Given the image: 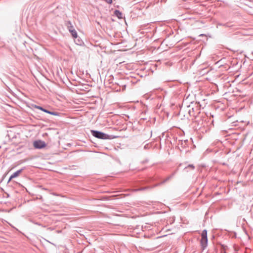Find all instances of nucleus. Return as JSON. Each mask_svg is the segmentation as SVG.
Masks as SVG:
<instances>
[{"mask_svg": "<svg viewBox=\"0 0 253 253\" xmlns=\"http://www.w3.org/2000/svg\"><path fill=\"white\" fill-rule=\"evenodd\" d=\"M66 25L69 31L70 30L75 29L73 25H72V23L70 21H68L66 22Z\"/></svg>", "mask_w": 253, "mask_h": 253, "instance_id": "39448f33", "label": "nucleus"}, {"mask_svg": "<svg viewBox=\"0 0 253 253\" xmlns=\"http://www.w3.org/2000/svg\"><path fill=\"white\" fill-rule=\"evenodd\" d=\"M188 167L192 168L193 169H194V168H195V167H194V166L193 165H189L188 166Z\"/></svg>", "mask_w": 253, "mask_h": 253, "instance_id": "9b49d317", "label": "nucleus"}, {"mask_svg": "<svg viewBox=\"0 0 253 253\" xmlns=\"http://www.w3.org/2000/svg\"><path fill=\"white\" fill-rule=\"evenodd\" d=\"M105 1L108 3L111 4L112 2V0H105Z\"/></svg>", "mask_w": 253, "mask_h": 253, "instance_id": "9d476101", "label": "nucleus"}, {"mask_svg": "<svg viewBox=\"0 0 253 253\" xmlns=\"http://www.w3.org/2000/svg\"><path fill=\"white\" fill-rule=\"evenodd\" d=\"M13 178H11V176H10L9 178V180H8V182H9L11 179H12Z\"/></svg>", "mask_w": 253, "mask_h": 253, "instance_id": "f8f14e48", "label": "nucleus"}, {"mask_svg": "<svg viewBox=\"0 0 253 253\" xmlns=\"http://www.w3.org/2000/svg\"><path fill=\"white\" fill-rule=\"evenodd\" d=\"M114 14L118 17V18L121 19L122 18V13L121 11L118 10H115L114 11Z\"/></svg>", "mask_w": 253, "mask_h": 253, "instance_id": "0eeeda50", "label": "nucleus"}, {"mask_svg": "<svg viewBox=\"0 0 253 253\" xmlns=\"http://www.w3.org/2000/svg\"><path fill=\"white\" fill-rule=\"evenodd\" d=\"M23 169H19L16 171H15V172H14L11 175V178H15L17 176H18L19 175V174L21 173V172L22 171Z\"/></svg>", "mask_w": 253, "mask_h": 253, "instance_id": "20e7f679", "label": "nucleus"}, {"mask_svg": "<svg viewBox=\"0 0 253 253\" xmlns=\"http://www.w3.org/2000/svg\"><path fill=\"white\" fill-rule=\"evenodd\" d=\"M69 32L74 38H77L78 37L77 33L75 29L70 30Z\"/></svg>", "mask_w": 253, "mask_h": 253, "instance_id": "6e6552de", "label": "nucleus"}, {"mask_svg": "<svg viewBox=\"0 0 253 253\" xmlns=\"http://www.w3.org/2000/svg\"><path fill=\"white\" fill-rule=\"evenodd\" d=\"M43 112H45L46 113L54 115V116H58L59 115V113L57 112H51V111L47 110L45 109H44V110H43Z\"/></svg>", "mask_w": 253, "mask_h": 253, "instance_id": "423d86ee", "label": "nucleus"}, {"mask_svg": "<svg viewBox=\"0 0 253 253\" xmlns=\"http://www.w3.org/2000/svg\"><path fill=\"white\" fill-rule=\"evenodd\" d=\"M91 134L99 139H111L110 136L109 135L104 133L102 132L97 131V130H91Z\"/></svg>", "mask_w": 253, "mask_h": 253, "instance_id": "f257e3e1", "label": "nucleus"}, {"mask_svg": "<svg viewBox=\"0 0 253 253\" xmlns=\"http://www.w3.org/2000/svg\"><path fill=\"white\" fill-rule=\"evenodd\" d=\"M201 245L203 250H204L207 246L208 244V238H207V231L204 230L201 234Z\"/></svg>", "mask_w": 253, "mask_h": 253, "instance_id": "f03ea898", "label": "nucleus"}, {"mask_svg": "<svg viewBox=\"0 0 253 253\" xmlns=\"http://www.w3.org/2000/svg\"><path fill=\"white\" fill-rule=\"evenodd\" d=\"M45 143L44 141L42 140L35 141L34 142V146L35 148L41 149L45 146Z\"/></svg>", "mask_w": 253, "mask_h": 253, "instance_id": "7ed1b4c3", "label": "nucleus"}, {"mask_svg": "<svg viewBox=\"0 0 253 253\" xmlns=\"http://www.w3.org/2000/svg\"><path fill=\"white\" fill-rule=\"evenodd\" d=\"M34 108L42 110V111H43V110H44V108H43V107L36 105L34 106Z\"/></svg>", "mask_w": 253, "mask_h": 253, "instance_id": "1a4fd4ad", "label": "nucleus"}, {"mask_svg": "<svg viewBox=\"0 0 253 253\" xmlns=\"http://www.w3.org/2000/svg\"><path fill=\"white\" fill-rule=\"evenodd\" d=\"M147 145H146L144 146V148H145V149H146V148H147Z\"/></svg>", "mask_w": 253, "mask_h": 253, "instance_id": "ddd939ff", "label": "nucleus"}]
</instances>
